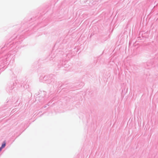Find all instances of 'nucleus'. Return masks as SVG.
<instances>
[{
  "instance_id": "obj_1",
  "label": "nucleus",
  "mask_w": 158,
  "mask_h": 158,
  "mask_svg": "<svg viewBox=\"0 0 158 158\" xmlns=\"http://www.w3.org/2000/svg\"><path fill=\"white\" fill-rule=\"evenodd\" d=\"M5 145H6L5 143H4L2 144L1 147H2V148H4L5 147Z\"/></svg>"
},
{
  "instance_id": "obj_2",
  "label": "nucleus",
  "mask_w": 158,
  "mask_h": 158,
  "mask_svg": "<svg viewBox=\"0 0 158 158\" xmlns=\"http://www.w3.org/2000/svg\"><path fill=\"white\" fill-rule=\"evenodd\" d=\"M2 147H1L0 148V151H1V150H2Z\"/></svg>"
}]
</instances>
